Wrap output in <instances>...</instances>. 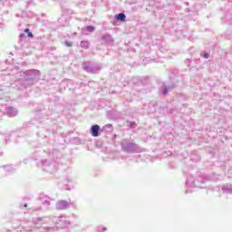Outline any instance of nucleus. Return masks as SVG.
Listing matches in <instances>:
<instances>
[{"label":"nucleus","instance_id":"nucleus-1","mask_svg":"<svg viewBox=\"0 0 232 232\" xmlns=\"http://www.w3.org/2000/svg\"><path fill=\"white\" fill-rule=\"evenodd\" d=\"M99 130H101V127L99 125H93L91 128V134L92 137H99Z\"/></svg>","mask_w":232,"mask_h":232},{"label":"nucleus","instance_id":"nucleus-2","mask_svg":"<svg viewBox=\"0 0 232 232\" xmlns=\"http://www.w3.org/2000/svg\"><path fill=\"white\" fill-rule=\"evenodd\" d=\"M68 206H70V204L67 201H59L56 204L57 209H66V208H68Z\"/></svg>","mask_w":232,"mask_h":232},{"label":"nucleus","instance_id":"nucleus-3","mask_svg":"<svg viewBox=\"0 0 232 232\" xmlns=\"http://www.w3.org/2000/svg\"><path fill=\"white\" fill-rule=\"evenodd\" d=\"M7 114L9 115V117H15V115H17V110L12 107H8Z\"/></svg>","mask_w":232,"mask_h":232},{"label":"nucleus","instance_id":"nucleus-4","mask_svg":"<svg viewBox=\"0 0 232 232\" xmlns=\"http://www.w3.org/2000/svg\"><path fill=\"white\" fill-rule=\"evenodd\" d=\"M116 19H117L118 21L124 22V21H126V14H124L123 13H121V14H119L116 16Z\"/></svg>","mask_w":232,"mask_h":232},{"label":"nucleus","instance_id":"nucleus-5","mask_svg":"<svg viewBox=\"0 0 232 232\" xmlns=\"http://www.w3.org/2000/svg\"><path fill=\"white\" fill-rule=\"evenodd\" d=\"M82 48H88L90 46V43L83 41L81 43Z\"/></svg>","mask_w":232,"mask_h":232},{"label":"nucleus","instance_id":"nucleus-6","mask_svg":"<svg viewBox=\"0 0 232 232\" xmlns=\"http://www.w3.org/2000/svg\"><path fill=\"white\" fill-rule=\"evenodd\" d=\"M85 30L87 32H93L95 30V27L92 26V25H89L85 28Z\"/></svg>","mask_w":232,"mask_h":232},{"label":"nucleus","instance_id":"nucleus-7","mask_svg":"<svg viewBox=\"0 0 232 232\" xmlns=\"http://www.w3.org/2000/svg\"><path fill=\"white\" fill-rule=\"evenodd\" d=\"M201 56H202L204 59H209V53H206V52L201 53Z\"/></svg>","mask_w":232,"mask_h":232},{"label":"nucleus","instance_id":"nucleus-8","mask_svg":"<svg viewBox=\"0 0 232 232\" xmlns=\"http://www.w3.org/2000/svg\"><path fill=\"white\" fill-rule=\"evenodd\" d=\"M65 46L72 47V42H65Z\"/></svg>","mask_w":232,"mask_h":232},{"label":"nucleus","instance_id":"nucleus-9","mask_svg":"<svg viewBox=\"0 0 232 232\" xmlns=\"http://www.w3.org/2000/svg\"><path fill=\"white\" fill-rule=\"evenodd\" d=\"M168 93V89L163 90V95H166Z\"/></svg>","mask_w":232,"mask_h":232},{"label":"nucleus","instance_id":"nucleus-10","mask_svg":"<svg viewBox=\"0 0 232 232\" xmlns=\"http://www.w3.org/2000/svg\"><path fill=\"white\" fill-rule=\"evenodd\" d=\"M28 37H34V34L31 32H29L28 33Z\"/></svg>","mask_w":232,"mask_h":232},{"label":"nucleus","instance_id":"nucleus-11","mask_svg":"<svg viewBox=\"0 0 232 232\" xmlns=\"http://www.w3.org/2000/svg\"><path fill=\"white\" fill-rule=\"evenodd\" d=\"M24 32H26L27 34H29V33H30V29L26 28V29L24 30Z\"/></svg>","mask_w":232,"mask_h":232},{"label":"nucleus","instance_id":"nucleus-12","mask_svg":"<svg viewBox=\"0 0 232 232\" xmlns=\"http://www.w3.org/2000/svg\"><path fill=\"white\" fill-rule=\"evenodd\" d=\"M67 226H70V221H67Z\"/></svg>","mask_w":232,"mask_h":232},{"label":"nucleus","instance_id":"nucleus-13","mask_svg":"<svg viewBox=\"0 0 232 232\" xmlns=\"http://www.w3.org/2000/svg\"><path fill=\"white\" fill-rule=\"evenodd\" d=\"M67 227V225H63V227Z\"/></svg>","mask_w":232,"mask_h":232}]
</instances>
